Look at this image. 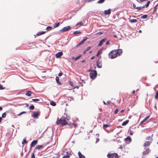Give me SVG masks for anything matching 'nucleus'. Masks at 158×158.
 I'll list each match as a JSON object with an SVG mask.
<instances>
[{
    "mask_svg": "<svg viewBox=\"0 0 158 158\" xmlns=\"http://www.w3.org/2000/svg\"><path fill=\"white\" fill-rule=\"evenodd\" d=\"M123 53L122 49H118L117 50H114L110 52L109 53V57L110 59H114L118 56H120Z\"/></svg>",
    "mask_w": 158,
    "mask_h": 158,
    "instance_id": "nucleus-1",
    "label": "nucleus"
},
{
    "mask_svg": "<svg viewBox=\"0 0 158 158\" xmlns=\"http://www.w3.org/2000/svg\"><path fill=\"white\" fill-rule=\"evenodd\" d=\"M56 123L57 125H61L63 126L66 125L68 124V122H67L65 117H62L60 119H57Z\"/></svg>",
    "mask_w": 158,
    "mask_h": 158,
    "instance_id": "nucleus-2",
    "label": "nucleus"
},
{
    "mask_svg": "<svg viewBox=\"0 0 158 158\" xmlns=\"http://www.w3.org/2000/svg\"><path fill=\"white\" fill-rule=\"evenodd\" d=\"M97 75V72L95 70H92L91 71L89 74L90 77L91 78L94 79L95 78Z\"/></svg>",
    "mask_w": 158,
    "mask_h": 158,
    "instance_id": "nucleus-3",
    "label": "nucleus"
},
{
    "mask_svg": "<svg viewBox=\"0 0 158 158\" xmlns=\"http://www.w3.org/2000/svg\"><path fill=\"white\" fill-rule=\"evenodd\" d=\"M108 158H118V156L117 153H108L107 155Z\"/></svg>",
    "mask_w": 158,
    "mask_h": 158,
    "instance_id": "nucleus-4",
    "label": "nucleus"
},
{
    "mask_svg": "<svg viewBox=\"0 0 158 158\" xmlns=\"http://www.w3.org/2000/svg\"><path fill=\"white\" fill-rule=\"evenodd\" d=\"M71 29V27L70 26H68L63 28L62 29L60 30L61 32H65L69 31Z\"/></svg>",
    "mask_w": 158,
    "mask_h": 158,
    "instance_id": "nucleus-5",
    "label": "nucleus"
},
{
    "mask_svg": "<svg viewBox=\"0 0 158 158\" xmlns=\"http://www.w3.org/2000/svg\"><path fill=\"white\" fill-rule=\"evenodd\" d=\"M145 150L143 152V155H147L150 152L151 150L149 148H145Z\"/></svg>",
    "mask_w": 158,
    "mask_h": 158,
    "instance_id": "nucleus-6",
    "label": "nucleus"
},
{
    "mask_svg": "<svg viewBox=\"0 0 158 158\" xmlns=\"http://www.w3.org/2000/svg\"><path fill=\"white\" fill-rule=\"evenodd\" d=\"M38 140H35L33 141L31 143V148L33 147H34L38 143Z\"/></svg>",
    "mask_w": 158,
    "mask_h": 158,
    "instance_id": "nucleus-7",
    "label": "nucleus"
},
{
    "mask_svg": "<svg viewBox=\"0 0 158 158\" xmlns=\"http://www.w3.org/2000/svg\"><path fill=\"white\" fill-rule=\"evenodd\" d=\"M40 112L39 111L37 112H33V114L32 115V116L34 118H37L39 114H40Z\"/></svg>",
    "mask_w": 158,
    "mask_h": 158,
    "instance_id": "nucleus-8",
    "label": "nucleus"
},
{
    "mask_svg": "<svg viewBox=\"0 0 158 158\" xmlns=\"http://www.w3.org/2000/svg\"><path fill=\"white\" fill-rule=\"evenodd\" d=\"M152 142L150 141H146L143 144V147H147L150 145Z\"/></svg>",
    "mask_w": 158,
    "mask_h": 158,
    "instance_id": "nucleus-9",
    "label": "nucleus"
},
{
    "mask_svg": "<svg viewBox=\"0 0 158 158\" xmlns=\"http://www.w3.org/2000/svg\"><path fill=\"white\" fill-rule=\"evenodd\" d=\"M63 54V53L62 52H59L56 54V57L57 58H59Z\"/></svg>",
    "mask_w": 158,
    "mask_h": 158,
    "instance_id": "nucleus-10",
    "label": "nucleus"
},
{
    "mask_svg": "<svg viewBox=\"0 0 158 158\" xmlns=\"http://www.w3.org/2000/svg\"><path fill=\"white\" fill-rule=\"evenodd\" d=\"M71 155V154L70 152H67V155L64 156L62 158H69Z\"/></svg>",
    "mask_w": 158,
    "mask_h": 158,
    "instance_id": "nucleus-11",
    "label": "nucleus"
},
{
    "mask_svg": "<svg viewBox=\"0 0 158 158\" xmlns=\"http://www.w3.org/2000/svg\"><path fill=\"white\" fill-rule=\"evenodd\" d=\"M97 66L98 68H101L102 67V63L98 61H97L96 62Z\"/></svg>",
    "mask_w": 158,
    "mask_h": 158,
    "instance_id": "nucleus-12",
    "label": "nucleus"
},
{
    "mask_svg": "<svg viewBox=\"0 0 158 158\" xmlns=\"http://www.w3.org/2000/svg\"><path fill=\"white\" fill-rule=\"evenodd\" d=\"M110 9H108V10H106L104 11V14L105 15L110 14Z\"/></svg>",
    "mask_w": 158,
    "mask_h": 158,
    "instance_id": "nucleus-13",
    "label": "nucleus"
},
{
    "mask_svg": "<svg viewBox=\"0 0 158 158\" xmlns=\"http://www.w3.org/2000/svg\"><path fill=\"white\" fill-rule=\"evenodd\" d=\"M32 93V92L30 91H27L25 94V95L28 96V97H30L31 96V94Z\"/></svg>",
    "mask_w": 158,
    "mask_h": 158,
    "instance_id": "nucleus-14",
    "label": "nucleus"
},
{
    "mask_svg": "<svg viewBox=\"0 0 158 158\" xmlns=\"http://www.w3.org/2000/svg\"><path fill=\"white\" fill-rule=\"evenodd\" d=\"M78 155L79 158H85V156L82 155L80 152H78Z\"/></svg>",
    "mask_w": 158,
    "mask_h": 158,
    "instance_id": "nucleus-15",
    "label": "nucleus"
},
{
    "mask_svg": "<svg viewBox=\"0 0 158 158\" xmlns=\"http://www.w3.org/2000/svg\"><path fill=\"white\" fill-rule=\"evenodd\" d=\"M56 81L57 83L58 84V85H61V83L59 81V78L58 77H56Z\"/></svg>",
    "mask_w": 158,
    "mask_h": 158,
    "instance_id": "nucleus-16",
    "label": "nucleus"
},
{
    "mask_svg": "<svg viewBox=\"0 0 158 158\" xmlns=\"http://www.w3.org/2000/svg\"><path fill=\"white\" fill-rule=\"evenodd\" d=\"M137 21L136 19H130L129 20V22L131 23H135L137 22Z\"/></svg>",
    "mask_w": 158,
    "mask_h": 158,
    "instance_id": "nucleus-17",
    "label": "nucleus"
},
{
    "mask_svg": "<svg viewBox=\"0 0 158 158\" xmlns=\"http://www.w3.org/2000/svg\"><path fill=\"white\" fill-rule=\"evenodd\" d=\"M43 148V146L41 145H38L36 146L35 149H40Z\"/></svg>",
    "mask_w": 158,
    "mask_h": 158,
    "instance_id": "nucleus-18",
    "label": "nucleus"
},
{
    "mask_svg": "<svg viewBox=\"0 0 158 158\" xmlns=\"http://www.w3.org/2000/svg\"><path fill=\"white\" fill-rule=\"evenodd\" d=\"M22 143V144H26L27 143V142L26 141V138H24Z\"/></svg>",
    "mask_w": 158,
    "mask_h": 158,
    "instance_id": "nucleus-19",
    "label": "nucleus"
},
{
    "mask_svg": "<svg viewBox=\"0 0 158 158\" xmlns=\"http://www.w3.org/2000/svg\"><path fill=\"white\" fill-rule=\"evenodd\" d=\"M110 125V124H109V123L107 124H105L103 125V128L104 129H105L106 128H107L109 127Z\"/></svg>",
    "mask_w": 158,
    "mask_h": 158,
    "instance_id": "nucleus-20",
    "label": "nucleus"
},
{
    "mask_svg": "<svg viewBox=\"0 0 158 158\" xmlns=\"http://www.w3.org/2000/svg\"><path fill=\"white\" fill-rule=\"evenodd\" d=\"M46 32L45 31H41V32H38L37 34H36V35H37V36H39L41 35H42V34H44Z\"/></svg>",
    "mask_w": 158,
    "mask_h": 158,
    "instance_id": "nucleus-21",
    "label": "nucleus"
},
{
    "mask_svg": "<svg viewBox=\"0 0 158 158\" xmlns=\"http://www.w3.org/2000/svg\"><path fill=\"white\" fill-rule=\"evenodd\" d=\"M129 122V120H127L123 122V123L122 124V125L123 126H125Z\"/></svg>",
    "mask_w": 158,
    "mask_h": 158,
    "instance_id": "nucleus-22",
    "label": "nucleus"
},
{
    "mask_svg": "<svg viewBox=\"0 0 158 158\" xmlns=\"http://www.w3.org/2000/svg\"><path fill=\"white\" fill-rule=\"evenodd\" d=\"M150 116H148L147 117H146L141 122V123H142L145 121H146L148 118H149Z\"/></svg>",
    "mask_w": 158,
    "mask_h": 158,
    "instance_id": "nucleus-23",
    "label": "nucleus"
},
{
    "mask_svg": "<svg viewBox=\"0 0 158 158\" xmlns=\"http://www.w3.org/2000/svg\"><path fill=\"white\" fill-rule=\"evenodd\" d=\"M144 7H145V6L143 5V6L142 7H140H140H137L136 8V9L139 10H141L142 8H144Z\"/></svg>",
    "mask_w": 158,
    "mask_h": 158,
    "instance_id": "nucleus-24",
    "label": "nucleus"
},
{
    "mask_svg": "<svg viewBox=\"0 0 158 158\" xmlns=\"http://www.w3.org/2000/svg\"><path fill=\"white\" fill-rule=\"evenodd\" d=\"M81 33V31H74L73 32V34L75 35V34H80Z\"/></svg>",
    "mask_w": 158,
    "mask_h": 158,
    "instance_id": "nucleus-25",
    "label": "nucleus"
},
{
    "mask_svg": "<svg viewBox=\"0 0 158 158\" xmlns=\"http://www.w3.org/2000/svg\"><path fill=\"white\" fill-rule=\"evenodd\" d=\"M125 141H127V140H129L130 142L131 141V138L129 136H128L125 139Z\"/></svg>",
    "mask_w": 158,
    "mask_h": 158,
    "instance_id": "nucleus-26",
    "label": "nucleus"
},
{
    "mask_svg": "<svg viewBox=\"0 0 158 158\" xmlns=\"http://www.w3.org/2000/svg\"><path fill=\"white\" fill-rule=\"evenodd\" d=\"M60 25V23H56L54 25H53L54 28H56L59 26Z\"/></svg>",
    "mask_w": 158,
    "mask_h": 158,
    "instance_id": "nucleus-27",
    "label": "nucleus"
},
{
    "mask_svg": "<svg viewBox=\"0 0 158 158\" xmlns=\"http://www.w3.org/2000/svg\"><path fill=\"white\" fill-rule=\"evenodd\" d=\"M50 104L52 106H55L56 105V103L53 101H52L50 102Z\"/></svg>",
    "mask_w": 158,
    "mask_h": 158,
    "instance_id": "nucleus-28",
    "label": "nucleus"
},
{
    "mask_svg": "<svg viewBox=\"0 0 158 158\" xmlns=\"http://www.w3.org/2000/svg\"><path fill=\"white\" fill-rule=\"evenodd\" d=\"M148 18V15H143L141 16V18L143 19H146Z\"/></svg>",
    "mask_w": 158,
    "mask_h": 158,
    "instance_id": "nucleus-29",
    "label": "nucleus"
},
{
    "mask_svg": "<svg viewBox=\"0 0 158 158\" xmlns=\"http://www.w3.org/2000/svg\"><path fill=\"white\" fill-rule=\"evenodd\" d=\"M52 29V27H51V26H48L46 28V29L47 30H48V31L50 30H51Z\"/></svg>",
    "mask_w": 158,
    "mask_h": 158,
    "instance_id": "nucleus-30",
    "label": "nucleus"
},
{
    "mask_svg": "<svg viewBox=\"0 0 158 158\" xmlns=\"http://www.w3.org/2000/svg\"><path fill=\"white\" fill-rule=\"evenodd\" d=\"M103 102L105 105H108L110 104V103L111 102V101H108L107 102H105L103 101Z\"/></svg>",
    "mask_w": 158,
    "mask_h": 158,
    "instance_id": "nucleus-31",
    "label": "nucleus"
},
{
    "mask_svg": "<svg viewBox=\"0 0 158 158\" xmlns=\"http://www.w3.org/2000/svg\"><path fill=\"white\" fill-rule=\"evenodd\" d=\"M6 114L5 112L3 113L2 114V118H5L6 117Z\"/></svg>",
    "mask_w": 158,
    "mask_h": 158,
    "instance_id": "nucleus-32",
    "label": "nucleus"
},
{
    "mask_svg": "<svg viewBox=\"0 0 158 158\" xmlns=\"http://www.w3.org/2000/svg\"><path fill=\"white\" fill-rule=\"evenodd\" d=\"M83 23L82 22H80L78 23H77L76 24V25H81V26H82L83 25Z\"/></svg>",
    "mask_w": 158,
    "mask_h": 158,
    "instance_id": "nucleus-33",
    "label": "nucleus"
},
{
    "mask_svg": "<svg viewBox=\"0 0 158 158\" xmlns=\"http://www.w3.org/2000/svg\"><path fill=\"white\" fill-rule=\"evenodd\" d=\"M26 112L25 111H23V112H21L19 114H17V116H20V115H21L22 114H25L26 113Z\"/></svg>",
    "mask_w": 158,
    "mask_h": 158,
    "instance_id": "nucleus-34",
    "label": "nucleus"
},
{
    "mask_svg": "<svg viewBox=\"0 0 158 158\" xmlns=\"http://www.w3.org/2000/svg\"><path fill=\"white\" fill-rule=\"evenodd\" d=\"M157 98H158V91L156 92L155 96V99H156Z\"/></svg>",
    "mask_w": 158,
    "mask_h": 158,
    "instance_id": "nucleus-35",
    "label": "nucleus"
},
{
    "mask_svg": "<svg viewBox=\"0 0 158 158\" xmlns=\"http://www.w3.org/2000/svg\"><path fill=\"white\" fill-rule=\"evenodd\" d=\"M105 1V0H99L98 2V3H103Z\"/></svg>",
    "mask_w": 158,
    "mask_h": 158,
    "instance_id": "nucleus-36",
    "label": "nucleus"
},
{
    "mask_svg": "<svg viewBox=\"0 0 158 158\" xmlns=\"http://www.w3.org/2000/svg\"><path fill=\"white\" fill-rule=\"evenodd\" d=\"M29 108L31 110H33L34 108V106L33 105H31L30 106Z\"/></svg>",
    "mask_w": 158,
    "mask_h": 158,
    "instance_id": "nucleus-37",
    "label": "nucleus"
},
{
    "mask_svg": "<svg viewBox=\"0 0 158 158\" xmlns=\"http://www.w3.org/2000/svg\"><path fill=\"white\" fill-rule=\"evenodd\" d=\"M150 1H148L147 3L145 5V7L146 8L149 5V4L150 3Z\"/></svg>",
    "mask_w": 158,
    "mask_h": 158,
    "instance_id": "nucleus-38",
    "label": "nucleus"
},
{
    "mask_svg": "<svg viewBox=\"0 0 158 158\" xmlns=\"http://www.w3.org/2000/svg\"><path fill=\"white\" fill-rule=\"evenodd\" d=\"M32 100L34 102H37V101H39L40 100L38 99H32Z\"/></svg>",
    "mask_w": 158,
    "mask_h": 158,
    "instance_id": "nucleus-39",
    "label": "nucleus"
},
{
    "mask_svg": "<svg viewBox=\"0 0 158 158\" xmlns=\"http://www.w3.org/2000/svg\"><path fill=\"white\" fill-rule=\"evenodd\" d=\"M102 42L101 41H100V42L98 43V47H100L102 46Z\"/></svg>",
    "mask_w": 158,
    "mask_h": 158,
    "instance_id": "nucleus-40",
    "label": "nucleus"
},
{
    "mask_svg": "<svg viewBox=\"0 0 158 158\" xmlns=\"http://www.w3.org/2000/svg\"><path fill=\"white\" fill-rule=\"evenodd\" d=\"M5 89V88H3V86L2 85L0 84V90L3 89Z\"/></svg>",
    "mask_w": 158,
    "mask_h": 158,
    "instance_id": "nucleus-41",
    "label": "nucleus"
},
{
    "mask_svg": "<svg viewBox=\"0 0 158 158\" xmlns=\"http://www.w3.org/2000/svg\"><path fill=\"white\" fill-rule=\"evenodd\" d=\"M69 83L70 86L73 87H74V85H73V83L72 82V81H69Z\"/></svg>",
    "mask_w": 158,
    "mask_h": 158,
    "instance_id": "nucleus-42",
    "label": "nucleus"
},
{
    "mask_svg": "<svg viewBox=\"0 0 158 158\" xmlns=\"http://www.w3.org/2000/svg\"><path fill=\"white\" fill-rule=\"evenodd\" d=\"M106 40V38H104L101 40L100 41H101L102 43L105 42Z\"/></svg>",
    "mask_w": 158,
    "mask_h": 158,
    "instance_id": "nucleus-43",
    "label": "nucleus"
},
{
    "mask_svg": "<svg viewBox=\"0 0 158 158\" xmlns=\"http://www.w3.org/2000/svg\"><path fill=\"white\" fill-rule=\"evenodd\" d=\"M157 5H156L154 7V11H153V12H155L156 11V10H157Z\"/></svg>",
    "mask_w": 158,
    "mask_h": 158,
    "instance_id": "nucleus-44",
    "label": "nucleus"
},
{
    "mask_svg": "<svg viewBox=\"0 0 158 158\" xmlns=\"http://www.w3.org/2000/svg\"><path fill=\"white\" fill-rule=\"evenodd\" d=\"M31 158H35L34 152H33L31 154Z\"/></svg>",
    "mask_w": 158,
    "mask_h": 158,
    "instance_id": "nucleus-45",
    "label": "nucleus"
},
{
    "mask_svg": "<svg viewBox=\"0 0 158 158\" xmlns=\"http://www.w3.org/2000/svg\"><path fill=\"white\" fill-rule=\"evenodd\" d=\"M87 39V37H86L85 39H83L81 42L83 44L84 43Z\"/></svg>",
    "mask_w": 158,
    "mask_h": 158,
    "instance_id": "nucleus-46",
    "label": "nucleus"
},
{
    "mask_svg": "<svg viewBox=\"0 0 158 158\" xmlns=\"http://www.w3.org/2000/svg\"><path fill=\"white\" fill-rule=\"evenodd\" d=\"M81 56V55H79L77 56V57H75V59L76 60H78V59H79Z\"/></svg>",
    "mask_w": 158,
    "mask_h": 158,
    "instance_id": "nucleus-47",
    "label": "nucleus"
},
{
    "mask_svg": "<svg viewBox=\"0 0 158 158\" xmlns=\"http://www.w3.org/2000/svg\"><path fill=\"white\" fill-rule=\"evenodd\" d=\"M118 110H119L118 109H116L114 111V114H116L117 113V112H118Z\"/></svg>",
    "mask_w": 158,
    "mask_h": 158,
    "instance_id": "nucleus-48",
    "label": "nucleus"
},
{
    "mask_svg": "<svg viewBox=\"0 0 158 158\" xmlns=\"http://www.w3.org/2000/svg\"><path fill=\"white\" fill-rule=\"evenodd\" d=\"M91 48V47H88V48H86V49L85 50H86V51H88L89 50H90V49Z\"/></svg>",
    "mask_w": 158,
    "mask_h": 158,
    "instance_id": "nucleus-49",
    "label": "nucleus"
},
{
    "mask_svg": "<svg viewBox=\"0 0 158 158\" xmlns=\"http://www.w3.org/2000/svg\"><path fill=\"white\" fill-rule=\"evenodd\" d=\"M66 118L67 121H69V120L70 119V118L69 117L67 116Z\"/></svg>",
    "mask_w": 158,
    "mask_h": 158,
    "instance_id": "nucleus-50",
    "label": "nucleus"
},
{
    "mask_svg": "<svg viewBox=\"0 0 158 158\" xmlns=\"http://www.w3.org/2000/svg\"><path fill=\"white\" fill-rule=\"evenodd\" d=\"M151 138V137L150 136H148V137H147L146 138V140H149V139H150Z\"/></svg>",
    "mask_w": 158,
    "mask_h": 158,
    "instance_id": "nucleus-51",
    "label": "nucleus"
},
{
    "mask_svg": "<svg viewBox=\"0 0 158 158\" xmlns=\"http://www.w3.org/2000/svg\"><path fill=\"white\" fill-rule=\"evenodd\" d=\"M100 54V51H98V52L96 54V56H99V55Z\"/></svg>",
    "mask_w": 158,
    "mask_h": 158,
    "instance_id": "nucleus-52",
    "label": "nucleus"
},
{
    "mask_svg": "<svg viewBox=\"0 0 158 158\" xmlns=\"http://www.w3.org/2000/svg\"><path fill=\"white\" fill-rule=\"evenodd\" d=\"M63 74V73L62 72H60L59 73V74H58V76H62Z\"/></svg>",
    "mask_w": 158,
    "mask_h": 158,
    "instance_id": "nucleus-53",
    "label": "nucleus"
},
{
    "mask_svg": "<svg viewBox=\"0 0 158 158\" xmlns=\"http://www.w3.org/2000/svg\"><path fill=\"white\" fill-rule=\"evenodd\" d=\"M129 134L130 135H133V132L131 131H130Z\"/></svg>",
    "mask_w": 158,
    "mask_h": 158,
    "instance_id": "nucleus-54",
    "label": "nucleus"
},
{
    "mask_svg": "<svg viewBox=\"0 0 158 158\" xmlns=\"http://www.w3.org/2000/svg\"><path fill=\"white\" fill-rule=\"evenodd\" d=\"M73 125V127H77V125L75 124V123H73L72 124Z\"/></svg>",
    "mask_w": 158,
    "mask_h": 158,
    "instance_id": "nucleus-55",
    "label": "nucleus"
},
{
    "mask_svg": "<svg viewBox=\"0 0 158 158\" xmlns=\"http://www.w3.org/2000/svg\"><path fill=\"white\" fill-rule=\"evenodd\" d=\"M140 2H143L144 1H147L148 0H139Z\"/></svg>",
    "mask_w": 158,
    "mask_h": 158,
    "instance_id": "nucleus-56",
    "label": "nucleus"
},
{
    "mask_svg": "<svg viewBox=\"0 0 158 158\" xmlns=\"http://www.w3.org/2000/svg\"><path fill=\"white\" fill-rule=\"evenodd\" d=\"M110 44V43L109 41H107L106 43V45H109Z\"/></svg>",
    "mask_w": 158,
    "mask_h": 158,
    "instance_id": "nucleus-57",
    "label": "nucleus"
},
{
    "mask_svg": "<svg viewBox=\"0 0 158 158\" xmlns=\"http://www.w3.org/2000/svg\"><path fill=\"white\" fill-rule=\"evenodd\" d=\"M82 43L81 42L78 45H77V46H79L82 44Z\"/></svg>",
    "mask_w": 158,
    "mask_h": 158,
    "instance_id": "nucleus-58",
    "label": "nucleus"
},
{
    "mask_svg": "<svg viewBox=\"0 0 158 158\" xmlns=\"http://www.w3.org/2000/svg\"><path fill=\"white\" fill-rule=\"evenodd\" d=\"M133 7L134 8H135L136 7V5L134 3L133 4Z\"/></svg>",
    "mask_w": 158,
    "mask_h": 158,
    "instance_id": "nucleus-59",
    "label": "nucleus"
},
{
    "mask_svg": "<svg viewBox=\"0 0 158 158\" xmlns=\"http://www.w3.org/2000/svg\"><path fill=\"white\" fill-rule=\"evenodd\" d=\"M75 88H77L78 89L79 88V87L78 86H76L74 87H73V89H75Z\"/></svg>",
    "mask_w": 158,
    "mask_h": 158,
    "instance_id": "nucleus-60",
    "label": "nucleus"
},
{
    "mask_svg": "<svg viewBox=\"0 0 158 158\" xmlns=\"http://www.w3.org/2000/svg\"><path fill=\"white\" fill-rule=\"evenodd\" d=\"M102 33L101 32H99L98 33V34H99V35H101V34H102Z\"/></svg>",
    "mask_w": 158,
    "mask_h": 158,
    "instance_id": "nucleus-61",
    "label": "nucleus"
},
{
    "mask_svg": "<svg viewBox=\"0 0 158 158\" xmlns=\"http://www.w3.org/2000/svg\"><path fill=\"white\" fill-rule=\"evenodd\" d=\"M123 148V147L122 146H120V147H119L118 148H120V149H122Z\"/></svg>",
    "mask_w": 158,
    "mask_h": 158,
    "instance_id": "nucleus-62",
    "label": "nucleus"
},
{
    "mask_svg": "<svg viewBox=\"0 0 158 158\" xmlns=\"http://www.w3.org/2000/svg\"><path fill=\"white\" fill-rule=\"evenodd\" d=\"M95 58V57L94 56H93L91 58V60H92V59H94Z\"/></svg>",
    "mask_w": 158,
    "mask_h": 158,
    "instance_id": "nucleus-63",
    "label": "nucleus"
},
{
    "mask_svg": "<svg viewBox=\"0 0 158 158\" xmlns=\"http://www.w3.org/2000/svg\"><path fill=\"white\" fill-rule=\"evenodd\" d=\"M113 37H114L115 38H117V36L116 35H113Z\"/></svg>",
    "mask_w": 158,
    "mask_h": 158,
    "instance_id": "nucleus-64",
    "label": "nucleus"
}]
</instances>
